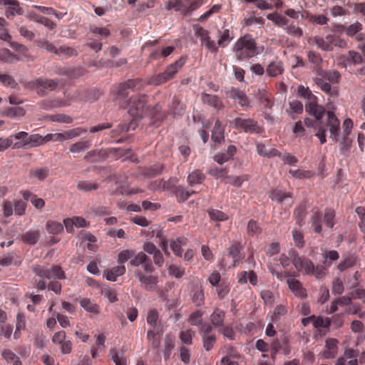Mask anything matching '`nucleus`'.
I'll return each instance as SVG.
<instances>
[{
  "instance_id": "obj_39",
  "label": "nucleus",
  "mask_w": 365,
  "mask_h": 365,
  "mask_svg": "<svg viewBox=\"0 0 365 365\" xmlns=\"http://www.w3.org/2000/svg\"><path fill=\"white\" fill-rule=\"evenodd\" d=\"M341 27L346 34L351 37L356 35L363 29L362 24L358 21L354 22L348 26H341Z\"/></svg>"
},
{
  "instance_id": "obj_43",
  "label": "nucleus",
  "mask_w": 365,
  "mask_h": 365,
  "mask_svg": "<svg viewBox=\"0 0 365 365\" xmlns=\"http://www.w3.org/2000/svg\"><path fill=\"white\" fill-rule=\"evenodd\" d=\"M46 229L50 234L58 235L63 230V226L58 222L48 220L46 224Z\"/></svg>"
},
{
  "instance_id": "obj_8",
  "label": "nucleus",
  "mask_w": 365,
  "mask_h": 365,
  "mask_svg": "<svg viewBox=\"0 0 365 365\" xmlns=\"http://www.w3.org/2000/svg\"><path fill=\"white\" fill-rule=\"evenodd\" d=\"M199 334L202 337L204 349L207 351H210L217 341V337L212 325L208 323L204 324L200 329Z\"/></svg>"
},
{
  "instance_id": "obj_14",
  "label": "nucleus",
  "mask_w": 365,
  "mask_h": 365,
  "mask_svg": "<svg viewBox=\"0 0 365 365\" xmlns=\"http://www.w3.org/2000/svg\"><path fill=\"white\" fill-rule=\"evenodd\" d=\"M145 103V96L133 98L130 102L128 113L133 117L140 116L144 111Z\"/></svg>"
},
{
  "instance_id": "obj_40",
  "label": "nucleus",
  "mask_w": 365,
  "mask_h": 365,
  "mask_svg": "<svg viewBox=\"0 0 365 365\" xmlns=\"http://www.w3.org/2000/svg\"><path fill=\"white\" fill-rule=\"evenodd\" d=\"M356 263V257L354 255H349L344 257V259L339 264L337 268L339 271L343 272L344 270L352 267Z\"/></svg>"
},
{
  "instance_id": "obj_45",
  "label": "nucleus",
  "mask_w": 365,
  "mask_h": 365,
  "mask_svg": "<svg viewBox=\"0 0 365 365\" xmlns=\"http://www.w3.org/2000/svg\"><path fill=\"white\" fill-rule=\"evenodd\" d=\"M1 356L7 363L13 362V365H16V363L21 364L19 357L9 349L3 350Z\"/></svg>"
},
{
  "instance_id": "obj_28",
  "label": "nucleus",
  "mask_w": 365,
  "mask_h": 365,
  "mask_svg": "<svg viewBox=\"0 0 365 365\" xmlns=\"http://www.w3.org/2000/svg\"><path fill=\"white\" fill-rule=\"evenodd\" d=\"M220 351L225 353V356L222 359L238 361L242 357L237 349L230 345H225L220 349Z\"/></svg>"
},
{
  "instance_id": "obj_63",
  "label": "nucleus",
  "mask_w": 365,
  "mask_h": 365,
  "mask_svg": "<svg viewBox=\"0 0 365 365\" xmlns=\"http://www.w3.org/2000/svg\"><path fill=\"white\" fill-rule=\"evenodd\" d=\"M102 294L106 299H108V300L110 303L115 302L118 300V297H117V292H115V290L112 288H110L108 287H104L102 289Z\"/></svg>"
},
{
  "instance_id": "obj_17",
  "label": "nucleus",
  "mask_w": 365,
  "mask_h": 365,
  "mask_svg": "<svg viewBox=\"0 0 365 365\" xmlns=\"http://www.w3.org/2000/svg\"><path fill=\"white\" fill-rule=\"evenodd\" d=\"M287 285L289 290L297 297L305 299L307 297V290L302 283L294 277L287 279Z\"/></svg>"
},
{
  "instance_id": "obj_33",
  "label": "nucleus",
  "mask_w": 365,
  "mask_h": 365,
  "mask_svg": "<svg viewBox=\"0 0 365 365\" xmlns=\"http://www.w3.org/2000/svg\"><path fill=\"white\" fill-rule=\"evenodd\" d=\"M40 237V232L38 230H29L21 235V240L29 245H35Z\"/></svg>"
},
{
  "instance_id": "obj_64",
  "label": "nucleus",
  "mask_w": 365,
  "mask_h": 365,
  "mask_svg": "<svg viewBox=\"0 0 365 365\" xmlns=\"http://www.w3.org/2000/svg\"><path fill=\"white\" fill-rule=\"evenodd\" d=\"M314 42L319 48L323 51H329L333 50V46L329 44L326 40L320 36H315L314 38Z\"/></svg>"
},
{
  "instance_id": "obj_3",
  "label": "nucleus",
  "mask_w": 365,
  "mask_h": 365,
  "mask_svg": "<svg viewBox=\"0 0 365 365\" xmlns=\"http://www.w3.org/2000/svg\"><path fill=\"white\" fill-rule=\"evenodd\" d=\"M185 62V57L180 58L175 63L168 66L164 72L150 77L148 80L147 84L152 86H160L170 81L175 77L176 73L182 68Z\"/></svg>"
},
{
  "instance_id": "obj_38",
  "label": "nucleus",
  "mask_w": 365,
  "mask_h": 365,
  "mask_svg": "<svg viewBox=\"0 0 365 365\" xmlns=\"http://www.w3.org/2000/svg\"><path fill=\"white\" fill-rule=\"evenodd\" d=\"M29 19L34 21L43 24L50 29H53L56 26V24L48 18L39 16L35 13H31L29 14Z\"/></svg>"
},
{
  "instance_id": "obj_52",
  "label": "nucleus",
  "mask_w": 365,
  "mask_h": 365,
  "mask_svg": "<svg viewBox=\"0 0 365 365\" xmlns=\"http://www.w3.org/2000/svg\"><path fill=\"white\" fill-rule=\"evenodd\" d=\"M334 217H335V212L334 210L330 208H327L324 211V222L325 223V225L329 228H333L335 222H334Z\"/></svg>"
},
{
  "instance_id": "obj_12",
  "label": "nucleus",
  "mask_w": 365,
  "mask_h": 365,
  "mask_svg": "<svg viewBox=\"0 0 365 365\" xmlns=\"http://www.w3.org/2000/svg\"><path fill=\"white\" fill-rule=\"evenodd\" d=\"M342 63L345 68H350L360 64L365 65V59L357 51H349L346 55L340 57Z\"/></svg>"
},
{
  "instance_id": "obj_49",
  "label": "nucleus",
  "mask_w": 365,
  "mask_h": 365,
  "mask_svg": "<svg viewBox=\"0 0 365 365\" xmlns=\"http://www.w3.org/2000/svg\"><path fill=\"white\" fill-rule=\"evenodd\" d=\"M87 133V130L81 128V127H77L71 130H68L64 132L65 134V138L66 140H71L76 138H78L81 136L83 134H85Z\"/></svg>"
},
{
  "instance_id": "obj_25",
  "label": "nucleus",
  "mask_w": 365,
  "mask_h": 365,
  "mask_svg": "<svg viewBox=\"0 0 365 365\" xmlns=\"http://www.w3.org/2000/svg\"><path fill=\"white\" fill-rule=\"evenodd\" d=\"M10 46L17 53L15 54L16 61H22L29 57V50L24 45L17 42H10Z\"/></svg>"
},
{
  "instance_id": "obj_24",
  "label": "nucleus",
  "mask_w": 365,
  "mask_h": 365,
  "mask_svg": "<svg viewBox=\"0 0 365 365\" xmlns=\"http://www.w3.org/2000/svg\"><path fill=\"white\" fill-rule=\"evenodd\" d=\"M317 75L332 83H337L341 78V74L336 70L319 69L317 71Z\"/></svg>"
},
{
  "instance_id": "obj_50",
  "label": "nucleus",
  "mask_w": 365,
  "mask_h": 365,
  "mask_svg": "<svg viewBox=\"0 0 365 365\" xmlns=\"http://www.w3.org/2000/svg\"><path fill=\"white\" fill-rule=\"evenodd\" d=\"M56 55L61 56L64 58H68L71 56H75L78 55L77 51L67 46H61L58 48H57Z\"/></svg>"
},
{
  "instance_id": "obj_13",
  "label": "nucleus",
  "mask_w": 365,
  "mask_h": 365,
  "mask_svg": "<svg viewBox=\"0 0 365 365\" xmlns=\"http://www.w3.org/2000/svg\"><path fill=\"white\" fill-rule=\"evenodd\" d=\"M142 86L140 79H130L122 83H120L115 90L118 98H125L128 96L127 90L139 88Z\"/></svg>"
},
{
  "instance_id": "obj_11",
  "label": "nucleus",
  "mask_w": 365,
  "mask_h": 365,
  "mask_svg": "<svg viewBox=\"0 0 365 365\" xmlns=\"http://www.w3.org/2000/svg\"><path fill=\"white\" fill-rule=\"evenodd\" d=\"M226 95L237 101L245 110L251 108L250 99L244 91L232 87L226 92Z\"/></svg>"
},
{
  "instance_id": "obj_46",
  "label": "nucleus",
  "mask_w": 365,
  "mask_h": 365,
  "mask_svg": "<svg viewBox=\"0 0 365 365\" xmlns=\"http://www.w3.org/2000/svg\"><path fill=\"white\" fill-rule=\"evenodd\" d=\"M287 312V308L282 304L277 305L274 309L273 312L269 313L272 322H277L281 317L285 315Z\"/></svg>"
},
{
  "instance_id": "obj_31",
  "label": "nucleus",
  "mask_w": 365,
  "mask_h": 365,
  "mask_svg": "<svg viewBox=\"0 0 365 365\" xmlns=\"http://www.w3.org/2000/svg\"><path fill=\"white\" fill-rule=\"evenodd\" d=\"M266 71L269 76L277 77L281 75L284 68L281 61H272L267 67Z\"/></svg>"
},
{
  "instance_id": "obj_44",
  "label": "nucleus",
  "mask_w": 365,
  "mask_h": 365,
  "mask_svg": "<svg viewBox=\"0 0 365 365\" xmlns=\"http://www.w3.org/2000/svg\"><path fill=\"white\" fill-rule=\"evenodd\" d=\"M202 316L203 313L201 311L193 312L189 317L188 322L191 325L198 327L200 329L205 324L202 322Z\"/></svg>"
},
{
  "instance_id": "obj_9",
  "label": "nucleus",
  "mask_w": 365,
  "mask_h": 365,
  "mask_svg": "<svg viewBox=\"0 0 365 365\" xmlns=\"http://www.w3.org/2000/svg\"><path fill=\"white\" fill-rule=\"evenodd\" d=\"M58 82L54 79H46L39 78L34 81L29 82V85L30 87L37 90V92L41 96L46 95V91H53Z\"/></svg>"
},
{
  "instance_id": "obj_35",
  "label": "nucleus",
  "mask_w": 365,
  "mask_h": 365,
  "mask_svg": "<svg viewBox=\"0 0 365 365\" xmlns=\"http://www.w3.org/2000/svg\"><path fill=\"white\" fill-rule=\"evenodd\" d=\"M225 312L224 311L216 309L214 310L212 314L210 315V321L212 324L215 327H222L225 320Z\"/></svg>"
},
{
  "instance_id": "obj_53",
  "label": "nucleus",
  "mask_w": 365,
  "mask_h": 365,
  "mask_svg": "<svg viewBox=\"0 0 365 365\" xmlns=\"http://www.w3.org/2000/svg\"><path fill=\"white\" fill-rule=\"evenodd\" d=\"M314 81L317 86L320 88L323 92L331 95V87L329 83L327 82V81L317 75L314 78Z\"/></svg>"
},
{
  "instance_id": "obj_34",
  "label": "nucleus",
  "mask_w": 365,
  "mask_h": 365,
  "mask_svg": "<svg viewBox=\"0 0 365 365\" xmlns=\"http://www.w3.org/2000/svg\"><path fill=\"white\" fill-rule=\"evenodd\" d=\"M192 302L197 307H200L205 302V293L202 286L197 287L192 290Z\"/></svg>"
},
{
  "instance_id": "obj_2",
  "label": "nucleus",
  "mask_w": 365,
  "mask_h": 365,
  "mask_svg": "<svg viewBox=\"0 0 365 365\" xmlns=\"http://www.w3.org/2000/svg\"><path fill=\"white\" fill-rule=\"evenodd\" d=\"M14 149L31 148L43 145V136L39 134L29 135L24 131L11 135Z\"/></svg>"
},
{
  "instance_id": "obj_54",
  "label": "nucleus",
  "mask_w": 365,
  "mask_h": 365,
  "mask_svg": "<svg viewBox=\"0 0 365 365\" xmlns=\"http://www.w3.org/2000/svg\"><path fill=\"white\" fill-rule=\"evenodd\" d=\"M271 94L265 90L259 91V100L265 108H271L273 105L271 101Z\"/></svg>"
},
{
  "instance_id": "obj_59",
  "label": "nucleus",
  "mask_w": 365,
  "mask_h": 365,
  "mask_svg": "<svg viewBox=\"0 0 365 365\" xmlns=\"http://www.w3.org/2000/svg\"><path fill=\"white\" fill-rule=\"evenodd\" d=\"M184 245H185V240L178 238L176 240L171 242L170 247L177 256L181 257L182 253L181 246Z\"/></svg>"
},
{
  "instance_id": "obj_58",
  "label": "nucleus",
  "mask_w": 365,
  "mask_h": 365,
  "mask_svg": "<svg viewBox=\"0 0 365 365\" xmlns=\"http://www.w3.org/2000/svg\"><path fill=\"white\" fill-rule=\"evenodd\" d=\"M0 61L7 63H14L16 61L15 54L7 48L1 49L0 50Z\"/></svg>"
},
{
  "instance_id": "obj_42",
  "label": "nucleus",
  "mask_w": 365,
  "mask_h": 365,
  "mask_svg": "<svg viewBox=\"0 0 365 365\" xmlns=\"http://www.w3.org/2000/svg\"><path fill=\"white\" fill-rule=\"evenodd\" d=\"M232 37L230 36V30L225 29L222 31H218V41L217 45L220 47H225L227 43L231 41Z\"/></svg>"
},
{
  "instance_id": "obj_62",
  "label": "nucleus",
  "mask_w": 365,
  "mask_h": 365,
  "mask_svg": "<svg viewBox=\"0 0 365 365\" xmlns=\"http://www.w3.org/2000/svg\"><path fill=\"white\" fill-rule=\"evenodd\" d=\"M43 144L48 141L63 142L66 140L64 133H49L43 137Z\"/></svg>"
},
{
  "instance_id": "obj_18",
  "label": "nucleus",
  "mask_w": 365,
  "mask_h": 365,
  "mask_svg": "<svg viewBox=\"0 0 365 365\" xmlns=\"http://www.w3.org/2000/svg\"><path fill=\"white\" fill-rule=\"evenodd\" d=\"M338 344L337 339L334 338L327 339L325 341L324 349L322 353V356L324 359H333L338 353Z\"/></svg>"
},
{
  "instance_id": "obj_56",
  "label": "nucleus",
  "mask_w": 365,
  "mask_h": 365,
  "mask_svg": "<svg viewBox=\"0 0 365 365\" xmlns=\"http://www.w3.org/2000/svg\"><path fill=\"white\" fill-rule=\"evenodd\" d=\"M168 274L177 279L182 277L185 274V268L171 264L168 268Z\"/></svg>"
},
{
  "instance_id": "obj_30",
  "label": "nucleus",
  "mask_w": 365,
  "mask_h": 365,
  "mask_svg": "<svg viewBox=\"0 0 365 365\" xmlns=\"http://www.w3.org/2000/svg\"><path fill=\"white\" fill-rule=\"evenodd\" d=\"M224 132L225 128L221 125L220 121L217 120L213 128L212 140L215 143H220L225 138Z\"/></svg>"
},
{
  "instance_id": "obj_37",
  "label": "nucleus",
  "mask_w": 365,
  "mask_h": 365,
  "mask_svg": "<svg viewBox=\"0 0 365 365\" xmlns=\"http://www.w3.org/2000/svg\"><path fill=\"white\" fill-rule=\"evenodd\" d=\"M204 180L205 175L201 171L198 170L192 171L187 176V182L190 186L201 184Z\"/></svg>"
},
{
  "instance_id": "obj_48",
  "label": "nucleus",
  "mask_w": 365,
  "mask_h": 365,
  "mask_svg": "<svg viewBox=\"0 0 365 365\" xmlns=\"http://www.w3.org/2000/svg\"><path fill=\"white\" fill-rule=\"evenodd\" d=\"M195 331L191 329L181 331L179 334V338L182 343L186 345H191L192 344V338L195 336Z\"/></svg>"
},
{
  "instance_id": "obj_61",
  "label": "nucleus",
  "mask_w": 365,
  "mask_h": 365,
  "mask_svg": "<svg viewBox=\"0 0 365 365\" xmlns=\"http://www.w3.org/2000/svg\"><path fill=\"white\" fill-rule=\"evenodd\" d=\"M195 192L189 191L186 190L184 187L178 186L176 188V195L179 198V202H182L187 200L192 194H193Z\"/></svg>"
},
{
  "instance_id": "obj_55",
  "label": "nucleus",
  "mask_w": 365,
  "mask_h": 365,
  "mask_svg": "<svg viewBox=\"0 0 365 365\" xmlns=\"http://www.w3.org/2000/svg\"><path fill=\"white\" fill-rule=\"evenodd\" d=\"M247 230L248 235L250 236H257L262 232L261 227L253 220L248 222Z\"/></svg>"
},
{
  "instance_id": "obj_36",
  "label": "nucleus",
  "mask_w": 365,
  "mask_h": 365,
  "mask_svg": "<svg viewBox=\"0 0 365 365\" xmlns=\"http://www.w3.org/2000/svg\"><path fill=\"white\" fill-rule=\"evenodd\" d=\"M79 304L85 310L90 313L98 314L100 312L98 306L88 298L80 299Z\"/></svg>"
},
{
  "instance_id": "obj_47",
  "label": "nucleus",
  "mask_w": 365,
  "mask_h": 365,
  "mask_svg": "<svg viewBox=\"0 0 365 365\" xmlns=\"http://www.w3.org/2000/svg\"><path fill=\"white\" fill-rule=\"evenodd\" d=\"M210 219L216 222H222L228 219L227 214L216 209H209L207 210Z\"/></svg>"
},
{
  "instance_id": "obj_16",
  "label": "nucleus",
  "mask_w": 365,
  "mask_h": 365,
  "mask_svg": "<svg viewBox=\"0 0 365 365\" xmlns=\"http://www.w3.org/2000/svg\"><path fill=\"white\" fill-rule=\"evenodd\" d=\"M327 125L329 128L330 138L336 141L339 134L340 121L332 111L327 112Z\"/></svg>"
},
{
  "instance_id": "obj_27",
  "label": "nucleus",
  "mask_w": 365,
  "mask_h": 365,
  "mask_svg": "<svg viewBox=\"0 0 365 365\" xmlns=\"http://www.w3.org/2000/svg\"><path fill=\"white\" fill-rule=\"evenodd\" d=\"M125 272V267L124 265L120 264L111 268L110 269L105 272L106 278L110 282H115L117 278L122 276Z\"/></svg>"
},
{
  "instance_id": "obj_4",
  "label": "nucleus",
  "mask_w": 365,
  "mask_h": 365,
  "mask_svg": "<svg viewBox=\"0 0 365 365\" xmlns=\"http://www.w3.org/2000/svg\"><path fill=\"white\" fill-rule=\"evenodd\" d=\"M33 270L36 275L47 279H65L66 277L65 272L58 265L51 267H37Z\"/></svg>"
},
{
  "instance_id": "obj_23",
  "label": "nucleus",
  "mask_w": 365,
  "mask_h": 365,
  "mask_svg": "<svg viewBox=\"0 0 365 365\" xmlns=\"http://www.w3.org/2000/svg\"><path fill=\"white\" fill-rule=\"evenodd\" d=\"M202 101L204 104H207L210 106L213 107L215 110H221L224 108L222 101L217 96L211 95L207 93L202 94Z\"/></svg>"
},
{
  "instance_id": "obj_20",
  "label": "nucleus",
  "mask_w": 365,
  "mask_h": 365,
  "mask_svg": "<svg viewBox=\"0 0 365 365\" xmlns=\"http://www.w3.org/2000/svg\"><path fill=\"white\" fill-rule=\"evenodd\" d=\"M305 110L318 120H321L325 113V109L323 106L318 105L317 100L306 103Z\"/></svg>"
},
{
  "instance_id": "obj_5",
  "label": "nucleus",
  "mask_w": 365,
  "mask_h": 365,
  "mask_svg": "<svg viewBox=\"0 0 365 365\" xmlns=\"http://www.w3.org/2000/svg\"><path fill=\"white\" fill-rule=\"evenodd\" d=\"M232 123L234 128L238 130L249 133H260L262 128L258 125L257 122L252 118H235Z\"/></svg>"
},
{
  "instance_id": "obj_15",
  "label": "nucleus",
  "mask_w": 365,
  "mask_h": 365,
  "mask_svg": "<svg viewBox=\"0 0 365 365\" xmlns=\"http://www.w3.org/2000/svg\"><path fill=\"white\" fill-rule=\"evenodd\" d=\"M135 276L145 289L148 291L154 290L158 282L157 277L151 274H145L141 272H135Z\"/></svg>"
},
{
  "instance_id": "obj_21",
  "label": "nucleus",
  "mask_w": 365,
  "mask_h": 365,
  "mask_svg": "<svg viewBox=\"0 0 365 365\" xmlns=\"http://www.w3.org/2000/svg\"><path fill=\"white\" fill-rule=\"evenodd\" d=\"M237 149L235 145H230L226 150H222L214 156V160L217 163L222 165L227 162L236 153Z\"/></svg>"
},
{
  "instance_id": "obj_29",
  "label": "nucleus",
  "mask_w": 365,
  "mask_h": 365,
  "mask_svg": "<svg viewBox=\"0 0 365 365\" xmlns=\"http://www.w3.org/2000/svg\"><path fill=\"white\" fill-rule=\"evenodd\" d=\"M91 146V140H78L70 145L69 152L73 154L80 153L88 150V148H90Z\"/></svg>"
},
{
  "instance_id": "obj_26",
  "label": "nucleus",
  "mask_w": 365,
  "mask_h": 365,
  "mask_svg": "<svg viewBox=\"0 0 365 365\" xmlns=\"http://www.w3.org/2000/svg\"><path fill=\"white\" fill-rule=\"evenodd\" d=\"M50 170L47 167L31 168L29 171L31 179L43 181L49 175Z\"/></svg>"
},
{
  "instance_id": "obj_7",
  "label": "nucleus",
  "mask_w": 365,
  "mask_h": 365,
  "mask_svg": "<svg viewBox=\"0 0 365 365\" xmlns=\"http://www.w3.org/2000/svg\"><path fill=\"white\" fill-rule=\"evenodd\" d=\"M4 216L9 217L14 213L16 215L21 216L25 214L26 203L21 200H14V202L5 200L2 203Z\"/></svg>"
},
{
  "instance_id": "obj_32",
  "label": "nucleus",
  "mask_w": 365,
  "mask_h": 365,
  "mask_svg": "<svg viewBox=\"0 0 365 365\" xmlns=\"http://www.w3.org/2000/svg\"><path fill=\"white\" fill-rule=\"evenodd\" d=\"M24 9L20 6L18 1L13 3L6 9L5 16L8 19H12L16 15H22Z\"/></svg>"
},
{
  "instance_id": "obj_19",
  "label": "nucleus",
  "mask_w": 365,
  "mask_h": 365,
  "mask_svg": "<svg viewBox=\"0 0 365 365\" xmlns=\"http://www.w3.org/2000/svg\"><path fill=\"white\" fill-rule=\"evenodd\" d=\"M322 213L317 209L314 208L312 210V214L310 217V227L312 230L317 234H322Z\"/></svg>"
},
{
  "instance_id": "obj_1",
  "label": "nucleus",
  "mask_w": 365,
  "mask_h": 365,
  "mask_svg": "<svg viewBox=\"0 0 365 365\" xmlns=\"http://www.w3.org/2000/svg\"><path fill=\"white\" fill-rule=\"evenodd\" d=\"M232 51L238 61H248L262 52L255 38L250 34L239 38L233 46Z\"/></svg>"
},
{
  "instance_id": "obj_10",
  "label": "nucleus",
  "mask_w": 365,
  "mask_h": 365,
  "mask_svg": "<svg viewBox=\"0 0 365 365\" xmlns=\"http://www.w3.org/2000/svg\"><path fill=\"white\" fill-rule=\"evenodd\" d=\"M130 264L133 267L142 265L143 269L147 272L152 273L155 271L152 261L144 252H139L136 255L134 254L133 257L130 259Z\"/></svg>"
},
{
  "instance_id": "obj_60",
  "label": "nucleus",
  "mask_w": 365,
  "mask_h": 365,
  "mask_svg": "<svg viewBox=\"0 0 365 365\" xmlns=\"http://www.w3.org/2000/svg\"><path fill=\"white\" fill-rule=\"evenodd\" d=\"M230 291V284L226 282H221L218 287H216V292L220 299H225Z\"/></svg>"
},
{
  "instance_id": "obj_51",
  "label": "nucleus",
  "mask_w": 365,
  "mask_h": 365,
  "mask_svg": "<svg viewBox=\"0 0 365 365\" xmlns=\"http://www.w3.org/2000/svg\"><path fill=\"white\" fill-rule=\"evenodd\" d=\"M303 111V104L299 101H293L289 103V110L288 112L289 115L292 117V118L294 119V114L302 113Z\"/></svg>"
},
{
  "instance_id": "obj_57",
  "label": "nucleus",
  "mask_w": 365,
  "mask_h": 365,
  "mask_svg": "<svg viewBox=\"0 0 365 365\" xmlns=\"http://www.w3.org/2000/svg\"><path fill=\"white\" fill-rule=\"evenodd\" d=\"M269 197L274 201L282 202L284 200L290 198L291 195L289 193L284 192L282 190H274L271 192Z\"/></svg>"
},
{
  "instance_id": "obj_22",
  "label": "nucleus",
  "mask_w": 365,
  "mask_h": 365,
  "mask_svg": "<svg viewBox=\"0 0 365 365\" xmlns=\"http://www.w3.org/2000/svg\"><path fill=\"white\" fill-rule=\"evenodd\" d=\"M294 267L298 271L304 269L308 274H314L315 272V266L313 262L310 259L304 257L295 261Z\"/></svg>"
},
{
  "instance_id": "obj_41",
  "label": "nucleus",
  "mask_w": 365,
  "mask_h": 365,
  "mask_svg": "<svg viewBox=\"0 0 365 365\" xmlns=\"http://www.w3.org/2000/svg\"><path fill=\"white\" fill-rule=\"evenodd\" d=\"M98 187V184L87 180H81L77 184L78 190L84 192L96 190Z\"/></svg>"
},
{
  "instance_id": "obj_6",
  "label": "nucleus",
  "mask_w": 365,
  "mask_h": 365,
  "mask_svg": "<svg viewBox=\"0 0 365 365\" xmlns=\"http://www.w3.org/2000/svg\"><path fill=\"white\" fill-rule=\"evenodd\" d=\"M193 30L195 36L197 38H200L202 46H205L210 53H216L217 51L218 48L215 41L211 39L207 30L205 29L199 24H194Z\"/></svg>"
}]
</instances>
